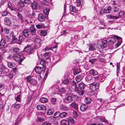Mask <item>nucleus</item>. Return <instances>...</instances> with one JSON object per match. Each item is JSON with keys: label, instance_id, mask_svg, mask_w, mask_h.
Segmentation results:
<instances>
[{"label": "nucleus", "instance_id": "f257e3e1", "mask_svg": "<svg viewBox=\"0 0 125 125\" xmlns=\"http://www.w3.org/2000/svg\"><path fill=\"white\" fill-rule=\"evenodd\" d=\"M116 39L118 42L115 44V47L117 48L120 45L122 42V38L121 37L115 35L112 37L108 38L107 40V42L112 44L116 42Z\"/></svg>", "mask_w": 125, "mask_h": 125}, {"label": "nucleus", "instance_id": "f03ea898", "mask_svg": "<svg viewBox=\"0 0 125 125\" xmlns=\"http://www.w3.org/2000/svg\"><path fill=\"white\" fill-rule=\"evenodd\" d=\"M99 88V84L96 82H94L90 84L89 88L90 91L93 92L97 90Z\"/></svg>", "mask_w": 125, "mask_h": 125}, {"label": "nucleus", "instance_id": "7ed1b4c3", "mask_svg": "<svg viewBox=\"0 0 125 125\" xmlns=\"http://www.w3.org/2000/svg\"><path fill=\"white\" fill-rule=\"evenodd\" d=\"M13 57L15 60L19 62V63H21L25 58L24 57H23V58H21L20 54L18 53L15 54L13 55Z\"/></svg>", "mask_w": 125, "mask_h": 125}, {"label": "nucleus", "instance_id": "20e7f679", "mask_svg": "<svg viewBox=\"0 0 125 125\" xmlns=\"http://www.w3.org/2000/svg\"><path fill=\"white\" fill-rule=\"evenodd\" d=\"M24 50V51L30 54L32 53L33 51V48H31L29 45H27L25 47Z\"/></svg>", "mask_w": 125, "mask_h": 125}, {"label": "nucleus", "instance_id": "39448f33", "mask_svg": "<svg viewBox=\"0 0 125 125\" xmlns=\"http://www.w3.org/2000/svg\"><path fill=\"white\" fill-rule=\"evenodd\" d=\"M73 101L72 96L70 95L66 96L64 99V101L65 103H69L72 102Z\"/></svg>", "mask_w": 125, "mask_h": 125}, {"label": "nucleus", "instance_id": "423d86ee", "mask_svg": "<svg viewBox=\"0 0 125 125\" xmlns=\"http://www.w3.org/2000/svg\"><path fill=\"white\" fill-rule=\"evenodd\" d=\"M45 18V16L44 14L40 13L38 15V19L40 22H43L44 21Z\"/></svg>", "mask_w": 125, "mask_h": 125}, {"label": "nucleus", "instance_id": "0eeeda50", "mask_svg": "<svg viewBox=\"0 0 125 125\" xmlns=\"http://www.w3.org/2000/svg\"><path fill=\"white\" fill-rule=\"evenodd\" d=\"M41 41V39L38 38H36L35 39V45H34V47H33L34 48H38V45H40Z\"/></svg>", "mask_w": 125, "mask_h": 125}, {"label": "nucleus", "instance_id": "6e6552de", "mask_svg": "<svg viewBox=\"0 0 125 125\" xmlns=\"http://www.w3.org/2000/svg\"><path fill=\"white\" fill-rule=\"evenodd\" d=\"M95 79L96 81H98L99 82H102L104 80V78L103 75H98L95 77Z\"/></svg>", "mask_w": 125, "mask_h": 125}, {"label": "nucleus", "instance_id": "1a4fd4ad", "mask_svg": "<svg viewBox=\"0 0 125 125\" xmlns=\"http://www.w3.org/2000/svg\"><path fill=\"white\" fill-rule=\"evenodd\" d=\"M30 30L31 34L32 35H35L36 33L35 29L33 25L31 26L30 28Z\"/></svg>", "mask_w": 125, "mask_h": 125}, {"label": "nucleus", "instance_id": "9d476101", "mask_svg": "<svg viewBox=\"0 0 125 125\" xmlns=\"http://www.w3.org/2000/svg\"><path fill=\"white\" fill-rule=\"evenodd\" d=\"M88 107L87 105L86 104H82L81 105L80 109L81 111L84 112L86 110Z\"/></svg>", "mask_w": 125, "mask_h": 125}, {"label": "nucleus", "instance_id": "9b49d317", "mask_svg": "<svg viewBox=\"0 0 125 125\" xmlns=\"http://www.w3.org/2000/svg\"><path fill=\"white\" fill-rule=\"evenodd\" d=\"M34 70L37 73L40 74L43 71V68L41 67L37 66L35 68Z\"/></svg>", "mask_w": 125, "mask_h": 125}, {"label": "nucleus", "instance_id": "f8f14e48", "mask_svg": "<svg viewBox=\"0 0 125 125\" xmlns=\"http://www.w3.org/2000/svg\"><path fill=\"white\" fill-rule=\"evenodd\" d=\"M4 22L6 25H10L11 23V21L10 19L8 17H5L4 19Z\"/></svg>", "mask_w": 125, "mask_h": 125}, {"label": "nucleus", "instance_id": "ddd939ff", "mask_svg": "<svg viewBox=\"0 0 125 125\" xmlns=\"http://www.w3.org/2000/svg\"><path fill=\"white\" fill-rule=\"evenodd\" d=\"M37 108L38 110L44 111L46 109V107L43 105H39L37 106Z\"/></svg>", "mask_w": 125, "mask_h": 125}, {"label": "nucleus", "instance_id": "4468645a", "mask_svg": "<svg viewBox=\"0 0 125 125\" xmlns=\"http://www.w3.org/2000/svg\"><path fill=\"white\" fill-rule=\"evenodd\" d=\"M78 86L79 89L81 90H84L85 87V84L83 82L79 83Z\"/></svg>", "mask_w": 125, "mask_h": 125}, {"label": "nucleus", "instance_id": "2eb2a0df", "mask_svg": "<svg viewBox=\"0 0 125 125\" xmlns=\"http://www.w3.org/2000/svg\"><path fill=\"white\" fill-rule=\"evenodd\" d=\"M51 53L50 52H46L42 56V58H45L46 59H47L49 58L51 56Z\"/></svg>", "mask_w": 125, "mask_h": 125}, {"label": "nucleus", "instance_id": "dca6fc26", "mask_svg": "<svg viewBox=\"0 0 125 125\" xmlns=\"http://www.w3.org/2000/svg\"><path fill=\"white\" fill-rule=\"evenodd\" d=\"M31 6L32 9L34 10L37 9L38 7L37 3L36 1L33 2L31 4Z\"/></svg>", "mask_w": 125, "mask_h": 125}, {"label": "nucleus", "instance_id": "f3484780", "mask_svg": "<svg viewBox=\"0 0 125 125\" xmlns=\"http://www.w3.org/2000/svg\"><path fill=\"white\" fill-rule=\"evenodd\" d=\"M11 35L12 38V41L11 42V43H13L16 42L17 40V39L16 37V36L14 35V32L11 33Z\"/></svg>", "mask_w": 125, "mask_h": 125}, {"label": "nucleus", "instance_id": "a211bd4d", "mask_svg": "<svg viewBox=\"0 0 125 125\" xmlns=\"http://www.w3.org/2000/svg\"><path fill=\"white\" fill-rule=\"evenodd\" d=\"M17 16L18 17V20H20V19L22 23L24 21V20L23 19L22 16L19 13V12L17 13Z\"/></svg>", "mask_w": 125, "mask_h": 125}, {"label": "nucleus", "instance_id": "6ab92c4d", "mask_svg": "<svg viewBox=\"0 0 125 125\" xmlns=\"http://www.w3.org/2000/svg\"><path fill=\"white\" fill-rule=\"evenodd\" d=\"M9 68H14L16 67V64L13 63H12L10 62H7Z\"/></svg>", "mask_w": 125, "mask_h": 125}, {"label": "nucleus", "instance_id": "aec40b11", "mask_svg": "<svg viewBox=\"0 0 125 125\" xmlns=\"http://www.w3.org/2000/svg\"><path fill=\"white\" fill-rule=\"evenodd\" d=\"M90 74L91 75L95 76L98 74L97 72L93 69H91L89 72Z\"/></svg>", "mask_w": 125, "mask_h": 125}, {"label": "nucleus", "instance_id": "412c9836", "mask_svg": "<svg viewBox=\"0 0 125 125\" xmlns=\"http://www.w3.org/2000/svg\"><path fill=\"white\" fill-rule=\"evenodd\" d=\"M71 106L77 111L78 110V106L77 104L75 102L72 103L70 104Z\"/></svg>", "mask_w": 125, "mask_h": 125}, {"label": "nucleus", "instance_id": "4be33fe9", "mask_svg": "<svg viewBox=\"0 0 125 125\" xmlns=\"http://www.w3.org/2000/svg\"><path fill=\"white\" fill-rule=\"evenodd\" d=\"M108 18L113 20H116L118 19L119 17L118 16H115L111 14L108 15L107 16Z\"/></svg>", "mask_w": 125, "mask_h": 125}, {"label": "nucleus", "instance_id": "5701e85b", "mask_svg": "<svg viewBox=\"0 0 125 125\" xmlns=\"http://www.w3.org/2000/svg\"><path fill=\"white\" fill-rule=\"evenodd\" d=\"M29 30L28 29H25L23 31V35L25 37H28L29 35Z\"/></svg>", "mask_w": 125, "mask_h": 125}, {"label": "nucleus", "instance_id": "b1692460", "mask_svg": "<svg viewBox=\"0 0 125 125\" xmlns=\"http://www.w3.org/2000/svg\"><path fill=\"white\" fill-rule=\"evenodd\" d=\"M6 43V41L4 38L1 40L0 42V48H2L4 47Z\"/></svg>", "mask_w": 125, "mask_h": 125}, {"label": "nucleus", "instance_id": "393cba45", "mask_svg": "<svg viewBox=\"0 0 125 125\" xmlns=\"http://www.w3.org/2000/svg\"><path fill=\"white\" fill-rule=\"evenodd\" d=\"M61 123L62 125H69V121L66 120L61 121Z\"/></svg>", "mask_w": 125, "mask_h": 125}, {"label": "nucleus", "instance_id": "a878e982", "mask_svg": "<svg viewBox=\"0 0 125 125\" xmlns=\"http://www.w3.org/2000/svg\"><path fill=\"white\" fill-rule=\"evenodd\" d=\"M74 74L75 75H76L81 72V70L79 68H74Z\"/></svg>", "mask_w": 125, "mask_h": 125}, {"label": "nucleus", "instance_id": "bb28decb", "mask_svg": "<svg viewBox=\"0 0 125 125\" xmlns=\"http://www.w3.org/2000/svg\"><path fill=\"white\" fill-rule=\"evenodd\" d=\"M70 10L71 12L75 13L77 12L78 11L76 9L75 7L72 6H70Z\"/></svg>", "mask_w": 125, "mask_h": 125}, {"label": "nucleus", "instance_id": "cd10ccee", "mask_svg": "<svg viewBox=\"0 0 125 125\" xmlns=\"http://www.w3.org/2000/svg\"><path fill=\"white\" fill-rule=\"evenodd\" d=\"M111 7L110 6L107 7V9H104V11H105V13H108L110 12L111 10Z\"/></svg>", "mask_w": 125, "mask_h": 125}, {"label": "nucleus", "instance_id": "c85d7f7f", "mask_svg": "<svg viewBox=\"0 0 125 125\" xmlns=\"http://www.w3.org/2000/svg\"><path fill=\"white\" fill-rule=\"evenodd\" d=\"M54 112V110L52 109H48L47 112V115H52Z\"/></svg>", "mask_w": 125, "mask_h": 125}, {"label": "nucleus", "instance_id": "c756f323", "mask_svg": "<svg viewBox=\"0 0 125 125\" xmlns=\"http://www.w3.org/2000/svg\"><path fill=\"white\" fill-rule=\"evenodd\" d=\"M89 50L90 51H94L96 50L95 45L94 44H90Z\"/></svg>", "mask_w": 125, "mask_h": 125}, {"label": "nucleus", "instance_id": "7c9ffc66", "mask_svg": "<svg viewBox=\"0 0 125 125\" xmlns=\"http://www.w3.org/2000/svg\"><path fill=\"white\" fill-rule=\"evenodd\" d=\"M84 101L87 104H89L91 102L92 100L90 98L86 97Z\"/></svg>", "mask_w": 125, "mask_h": 125}, {"label": "nucleus", "instance_id": "2f4dec72", "mask_svg": "<svg viewBox=\"0 0 125 125\" xmlns=\"http://www.w3.org/2000/svg\"><path fill=\"white\" fill-rule=\"evenodd\" d=\"M24 39V38L23 35H20L19 37V41L18 42V43L20 44L21 43V42L23 41Z\"/></svg>", "mask_w": 125, "mask_h": 125}, {"label": "nucleus", "instance_id": "473e14b6", "mask_svg": "<svg viewBox=\"0 0 125 125\" xmlns=\"http://www.w3.org/2000/svg\"><path fill=\"white\" fill-rule=\"evenodd\" d=\"M40 100L41 102L43 103H45L48 102L47 99L45 97H42L40 99Z\"/></svg>", "mask_w": 125, "mask_h": 125}, {"label": "nucleus", "instance_id": "72a5a7b5", "mask_svg": "<svg viewBox=\"0 0 125 125\" xmlns=\"http://www.w3.org/2000/svg\"><path fill=\"white\" fill-rule=\"evenodd\" d=\"M67 115V113L65 112H63L60 113V117L61 118H62L65 117L66 115Z\"/></svg>", "mask_w": 125, "mask_h": 125}, {"label": "nucleus", "instance_id": "f704fd0d", "mask_svg": "<svg viewBox=\"0 0 125 125\" xmlns=\"http://www.w3.org/2000/svg\"><path fill=\"white\" fill-rule=\"evenodd\" d=\"M69 80L68 79H66L62 82V84L68 85L69 84Z\"/></svg>", "mask_w": 125, "mask_h": 125}, {"label": "nucleus", "instance_id": "c9c22d12", "mask_svg": "<svg viewBox=\"0 0 125 125\" xmlns=\"http://www.w3.org/2000/svg\"><path fill=\"white\" fill-rule=\"evenodd\" d=\"M51 101L52 104H54L56 103L57 99L56 98H52L51 99Z\"/></svg>", "mask_w": 125, "mask_h": 125}, {"label": "nucleus", "instance_id": "e433bc0d", "mask_svg": "<svg viewBox=\"0 0 125 125\" xmlns=\"http://www.w3.org/2000/svg\"><path fill=\"white\" fill-rule=\"evenodd\" d=\"M49 9L48 8H46L44 9L43 10V12L44 14L46 15H48L49 14Z\"/></svg>", "mask_w": 125, "mask_h": 125}, {"label": "nucleus", "instance_id": "4c0bfd02", "mask_svg": "<svg viewBox=\"0 0 125 125\" xmlns=\"http://www.w3.org/2000/svg\"><path fill=\"white\" fill-rule=\"evenodd\" d=\"M12 51L14 52L19 53L20 52L19 49L17 47L13 48Z\"/></svg>", "mask_w": 125, "mask_h": 125}, {"label": "nucleus", "instance_id": "58836bf2", "mask_svg": "<svg viewBox=\"0 0 125 125\" xmlns=\"http://www.w3.org/2000/svg\"><path fill=\"white\" fill-rule=\"evenodd\" d=\"M26 78L27 79V82L28 83H30L31 82V80L32 79V78L31 76L30 75H29L27 76Z\"/></svg>", "mask_w": 125, "mask_h": 125}, {"label": "nucleus", "instance_id": "ea45409f", "mask_svg": "<svg viewBox=\"0 0 125 125\" xmlns=\"http://www.w3.org/2000/svg\"><path fill=\"white\" fill-rule=\"evenodd\" d=\"M82 79V78L80 75L77 76L75 78L77 82L80 81Z\"/></svg>", "mask_w": 125, "mask_h": 125}, {"label": "nucleus", "instance_id": "a19ab883", "mask_svg": "<svg viewBox=\"0 0 125 125\" xmlns=\"http://www.w3.org/2000/svg\"><path fill=\"white\" fill-rule=\"evenodd\" d=\"M21 104H15L13 105L12 107L16 109H19L20 106Z\"/></svg>", "mask_w": 125, "mask_h": 125}, {"label": "nucleus", "instance_id": "79ce46f5", "mask_svg": "<svg viewBox=\"0 0 125 125\" xmlns=\"http://www.w3.org/2000/svg\"><path fill=\"white\" fill-rule=\"evenodd\" d=\"M60 113L59 112H57L54 114V115L55 116V118H57L60 117Z\"/></svg>", "mask_w": 125, "mask_h": 125}, {"label": "nucleus", "instance_id": "37998d69", "mask_svg": "<svg viewBox=\"0 0 125 125\" xmlns=\"http://www.w3.org/2000/svg\"><path fill=\"white\" fill-rule=\"evenodd\" d=\"M46 33V32L45 30L41 31L40 33V35L42 36H45Z\"/></svg>", "mask_w": 125, "mask_h": 125}, {"label": "nucleus", "instance_id": "c03bdc74", "mask_svg": "<svg viewBox=\"0 0 125 125\" xmlns=\"http://www.w3.org/2000/svg\"><path fill=\"white\" fill-rule=\"evenodd\" d=\"M106 42H107V40H103L102 41V45L104 47H107V45L106 43Z\"/></svg>", "mask_w": 125, "mask_h": 125}, {"label": "nucleus", "instance_id": "a18cd8bd", "mask_svg": "<svg viewBox=\"0 0 125 125\" xmlns=\"http://www.w3.org/2000/svg\"><path fill=\"white\" fill-rule=\"evenodd\" d=\"M66 89L67 91H69V92L70 91H72L73 90V89L72 86H68L66 87Z\"/></svg>", "mask_w": 125, "mask_h": 125}, {"label": "nucleus", "instance_id": "49530a36", "mask_svg": "<svg viewBox=\"0 0 125 125\" xmlns=\"http://www.w3.org/2000/svg\"><path fill=\"white\" fill-rule=\"evenodd\" d=\"M36 83V80L33 79H32L31 81V82L30 83V84H31V85H34Z\"/></svg>", "mask_w": 125, "mask_h": 125}, {"label": "nucleus", "instance_id": "de8ad7c7", "mask_svg": "<svg viewBox=\"0 0 125 125\" xmlns=\"http://www.w3.org/2000/svg\"><path fill=\"white\" fill-rule=\"evenodd\" d=\"M9 72V70L7 69H6L5 70H3V71L2 72V73L4 75H6L7 73Z\"/></svg>", "mask_w": 125, "mask_h": 125}, {"label": "nucleus", "instance_id": "09e8293b", "mask_svg": "<svg viewBox=\"0 0 125 125\" xmlns=\"http://www.w3.org/2000/svg\"><path fill=\"white\" fill-rule=\"evenodd\" d=\"M21 95H19L17 96L16 97L15 96V99L17 101H20L21 100L20 98Z\"/></svg>", "mask_w": 125, "mask_h": 125}, {"label": "nucleus", "instance_id": "8fccbe9b", "mask_svg": "<svg viewBox=\"0 0 125 125\" xmlns=\"http://www.w3.org/2000/svg\"><path fill=\"white\" fill-rule=\"evenodd\" d=\"M84 92V91L82 90H79L77 92V93H78L81 96H82L83 95Z\"/></svg>", "mask_w": 125, "mask_h": 125}, {"label": "nucleus", "instance_id": "3c124183", "mask_svg": "<svg viewBox=\"0 0 125 125\" xmlns=\"http://www.w3.org/2000/svg\"><path fill=\"white\" fill-rule=\"evenodd\" d=\"M75 3L77 6H80L81 5V1L80 0H76Z\"/></svg>", "mask_w": 125, "mask_h": 125}, {"label": "nucleus", "instance_id": "603ef678", "mask_svg": "<svg viewBox=\"0 0 125 125\" xmlns=\"http://www.w3.org/2000/svg\"><path fill=\"white\" fill-rule=\"evenodd\" d=\"M100 120L102 122H104L105 123H108V121L104 117L102 118H101Z\"/></svg>", "mask_w": 125, "mask_h": 125}, {"label": "nucleus", "instance_id": "864d4df0", "mask_svg": "<svg viewBox=\"0 0 125 125\" xmlns=\"http://www.w3.org/2000/svg\"><path fill=\"white\" fill-rule=\"evenodd\" d=\"M43 3L44 5H48L49 4V0H44Z\"/></svg>", "mask_w": 125, "mask_h": 125}, {"label": "nucleus", "instance_id": "5fc2aeb1", "mask_svg": "<svg viewBox=\"0 0 125 125\" xmlns=\"http://www.w3.org/2000/svg\"><path fill=\"white\" fill-rule=\"evenodd\" d=\"M35 15V13L34 12H32L31 14H30L28 16V18H30L31 19H32L34 17V16Z\"/></svg>", "mask_w": 125, "mask_h": 125}, {"label": "nucleus", "instance_id": "6e6d98bb", "mask_svg": "<svg viewBox=\"0 0 125 125\" xmlns=\"http://www.w3.org/2000/svg\"><path fill=\"white\" fill-rule=\"evenodd\" d=\"M6 52V51L4 48L0 49V53L3 54Z\"/></svg>", "mask_w": 125, "mask_h": 125}, {"label": "nucleus", "instance_id": "4d7b16f0", "mask_svg": "<svg viewBox=\"0 0 125 125\" xmlns=\"http://www.w3.org/2000/svg\"><path fill=\"white\" fill-rule=\"evenodd\" d=\"M45 62V61L44 60H41L40 62V63L43 66L44 65Z\"/></svg>", "mask_w": 125, "mask_h": 125}, {"label": "nucleus", "instance_id": "13d9d810", "mask_svg": "<svg viewBox=\"0 0 125 125\" xmlns=\"http://www.w3.org/2000/svg\"><path fill=\"white\" fill-rule=\"evenodd\" d=\"M24 3L27 4H30L31 3V1L30 0H24Z\"/></svg>", "mask_w": 125, "mask_h": 125}, {"label": "nucleus", "instance_id": "bf43d9fd", "mask_svg": "<svg viewBox=\"0 0 125 125\" xmlns=\"http://www.w3.org/2000/svg\"><path fill=\"white\" fill-rule=\"evenodd\" d=\"M97 60L96 59H92L89 60V61L92 64H94L95 61Z\"/></svg>", "mask_w": 125, "mask_h": 125}, {"label": "nucleus", "instance_id": "052dcab7", "mask_svg": "<svg viewBox=\"0 0 125 125\" xmlns=\"http://www.w3.org/2000/svg\"><path fill=\"white\" fill-rule=\"evenodd\" d=\"M5 41L8 42L10 41L11 40L10 38L7 35L5 36Z\"/></svg>", "mask_w": 125, "mask_h": 125}, {"label": "nucleus", "instance_id": "680f3d73", "mask_svg": "<svg viewBox=\"0 0 125 125\" xmlns=\"http://www.w3.org/2000/svg\"><path fill=\"white\" fill-rule=\"evenodd\" d=\"M9 14V12L7 11H4L2 14V15L3 16H5Z\"/></svg>", "mask_w": 125, "mask_h": 125}, {"label": "nucleus", "instance_id": "e2e57ef3", "mask_svg": "<svg viewBox=\"0 0 125 125\" xmlns=\"http://www.w3.org/2000/svg\"><path fill=\"white\" fill-rule=\"evenodd\" d=\"M29 18H28V19H28L26 20H24V21H25L27 23V24H29L30 23H32V21L31 20H31H29Z\"/></svg>", "mask_w": 125, "mask_h": 125}, {"label": "nucleus", "instance_id": "0e129e2a", "mask_svg": "<svg viewBox=\"0 0 125 125\" xmlns=\"http://www.w3.org/2000/svg\"><path fill=\"white\" fill-rule=\"evenodd\" d=\"M69 121H70V122L72 123L73 124H74L75 123L74 120L72 118H70L69 119Z\"/></svg>", "mask_w": 125, "mask_h": 125}, {"label": "nucleus", "instance_id": "69168bd1", "mask_svg": "<svg viewBox=\"0 0 125 125\" xmlns=\"http://www.w3.org/2000/svg\"><path fill=\"white\" fill-rule=\"evenodd\" d=\"M117 68V73H119V70L120 63H117L116 64Z\"/></svg>", "mask_w": 125, "mask_h": 125}, {"label": "nucleus", "instance_id": "338daca9", "mask_svg": "<svg viewBox=\"0 0 125 125\" xmlns=\"http://www.w3.org/2000/svg\"><path fill=\"white\" fill-rule=\"evenodd\" d=\"M8 7L11 10H14V9H13V8L11 6V4L10 3H8Z\"/></svg>", "mask_w": 125, "mask_h": 125}, {"label": "nucleus", "instance_id": "774afa93", "mask_svg": "<svg viewBox=\"0 0 125 125\" xmlns=\"http://www.w3.org/2000/svg\"><path fill=\"white\" fill-rule=\"evenodd\" d=\"M113 9L114 10V11L115 12H117L119 10L118 8L115 6L114 7Z\"/></svg>", "mask_w": 125, "mask_h": 125}]
</instances>
